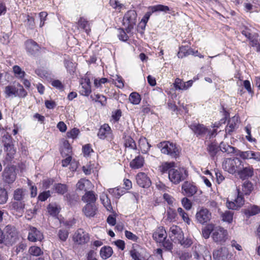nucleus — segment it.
I'll use <instances>...</instances> for the list:
<instances>
[{
    "mask_svg": "<svg viewBox=\"0 0 260 260\" xmlns=\"http://www.w3.org/2000/svg\"><path fill=\"white\" fill-rule=\"evenodd\" d=\"M74 241L78 244H84L87 243L89 240V236L88 233L83 229H78L74 234Z\"/></svg>",
    "mask_w": 260,
    "mask_h": 260,
    "instance_id": "nucleus-11",
    "label": "nucleus"
},
{
    "mask_svg": "<svg viewBox=\"0 0 260 260\" xmlns=\"http://www.w3.org/2000/svg\"><path fill=\"white\" fill-rule=\"evenodd\" d=\"M16 88L13 85H8L5 87V93L6 94V97H10L14 95L16 97Z\"/></svg>",
    "mask_w": 260,
    "mask_h": 260,
    "instance_id": "nucleus-39",
    "label": "nucleus"
},
{
    "mask_svg": "<svg viewBox=\"0 0 260 260\" xmlns=\"http://www.w3.org/2000/svg\"><path fill=\"white\" fill-rule=\"evenodd\" d=\"M187 175V172L184 168H178L170 170L168 176L171 182L177 184L185 180Z\"/></svg>",
    "mask_w": 260,
    "mask_h": 260,
    "instance_id": "nucleus-5",
    "label": "nucleus"
},
{
    "mask_svg": "<svg viewBox=\"0 0 260 260\" xmlns=\"http://www.w3.org/2000/svg\"><path fill=\"white\" fill-rule=\"evenodd\" d=\"M51 85L57 88L58 89L60 90H63V89H64V86L63 85H62V83L61 82V81H60L59 80H53L52 82H51Z\"/></svg>",
    "mask_w": 260,
    "mask_h": 260,
    "instance_id": "nucleus-64",
    "label": "nucleus"
},
{
    "mask_svg": "<svg viewBox=\"0 0 260 260\" xmlns=\"http://www.w3.org/2000/svg\"><path fill=\"white\" fill-rule=\"evenodd\" d=\"M177 211L184 222L189 223L190 219L187 214L180 207L178 208Z\"/></svg>",
    "mask_w": 260,
    "mask_h": 260,
    "instance_id": "nucleus-56",
    "label": "nucleus"
},
{
    "mask_svg": "<svg viewBox=\"0 0 260 260\" xmlns=\"http://www.w3.org/2000/svg\"><path fill=\"white\" fill-rule=\"evenodd\" d=\"M202 259L203 260H211V256L209 251L205 246V249L202 252Z\"/></svg>",
    "mask_w": 260,
    "mask_h": 260,
    "instance_id": "nucleus-63",
    "label": "nucleus"
},
{
    "mask_svg": "<svg viewBox=\"0 0 260 260\" xmlns=\"http://www.w3.org/2000/svg\"><path fill=\"white\" fill-rule=\"evenodd\" d=\"M5 239V245H12L18 239V233L16 228L12 225H7L4 229Z\"/></svg>",
    "mask_w": 260,
    "mask_h": 260,
    "instance_id": "nucleus-4",
    "label": "nucleus"
},
{
    "mask_svg": "<svg viewBox=\"0 0 260 260\" xmlns=\"http://www.w3.org/2000/svg\"><path fill=\"white\" fill-rule=\"evenodd\" d=\"M237 174L242 180L248 179L253 175V168L243 162L240 169H239Z\"/></svg>",
    "mask_w": 260,
    "mask_h": 260,
    "instance_id": "nucleus-10",
    "label": "nucleus"
},
{
    "mask_svg": "<svg viewBox=\"0 0 260 260\" xmlns=\"http://www.w3.org/2000/svg\"><path fill=\"white\" fill-rule=\"evenodd\" d=\"M191 48L188 46H182L179 47V51L178 52V57L179 58H183L190 55V51Z\"/></svg>",
    "mask_w": 260,
    "mask_h": 260,
    "instance_id": "nucleus-34",
    "label": "nucleus"
},
{
    "mask_svg": "<svg viewBox=\"0 0 260 260\" xmlns=\"http://www.w3.org/2000/svg\"><path fill=\"white\" fill-rule=\"evenodd\" d=\"M238 123V117L237 116H233L228 121V125L225 128V132L229 134H231L237 127Z\"/></svg>",
    "mask_w": 260,
    "mask_h": 260,
    "instance_id": "nucleus-25",
    "label": "nucleus"
},
{
    "mask_svg": "<svg viewBox=\"0 0 260 260\" xmlns=\"http://www.w3.org/2000/svg\"><path fill=\"white\" fill-rule=\"evenodd\" d=\"M109 192L113 194L115 198H119L124 193V191L122 188H110Z\"/></svg>",
    "mask_w": 260,
    "mask_h": 260,
    "instance_id": "nucleus-52",
    "label": "nucleus"
},
{
    "mask_svg": "<svg viewBox=\"0 0 260 260\" xmlns=\"http://www.w3.org/2000/svg\"><path fill=\"white\" fill-rule=\"evenodd\" d=\"M11 207L16 211H19L24 208V201H17L11 203Z\"/></svg>",
    "mask_w": 260,
    "mask_h": 260,
    "instance_id": "nucleus-46",
    "label": "nucleus"
},
{
    "mask_svg": "<svg viewBox=\"0 0 260 260\" xmlns=\"http://www.w3.org/2000/svg\"><path fill=\"white\" fill-rule=\"evenodd\" d=\"M161 153L167 154L172 157L176 158L179 155V150L175 144L169 141H164L158 145Z\"/></svg>",
    "mask_w": 260,
    "mask_h": 260,
    "instance_id": "nucleus-2",
    "label": "nucleus"
},
{
    "mask_svg": "<svg viewBox=\"0 0 260 260\" xmlns=\"http://www.w3.org/2000/svg\"><path fill=\"white\" fill-rule=\"evenodd\" d=\"M43 238L42 233L36 228L30 226L29 230L28 239L31 242L41 241Z\"/></svg>",
    "mask_w": 260,
    "mask_h": 260,
    "instance_id": "nucleus-19",
    "label": "nucleus"
},
{
    "mask_svg": "<svg viewBox=\"0 0 260 260\" xmlns=\"http://www.w3.org/2000/svg\"><path fill=\"white\" fill-rule=\"evenodd\" d=\"M5 146L6 148L7 155L6 157V160L8 161H11L14 155L15 154L16 150L14 148L13 146L9 143H6Z\"/></svg>",
    "mask_w": 260,
    "mask_h": 260,
    "instance_id": "nucleus-29",
    "label": "nucleus"
},
{
    "mask_svg": "<svg viewBox=\"0 0 260 260\" xmlns=\"http://www.w3.org/2000/svg\"><path fill=\"white\" fill-rule=\"evenodd\" d=\"M182 204L185 209L189 210L191 209L192 205L191 202L186 198H184L181 201Z\"/></svg>",
    "mask_w": 260,
    "mask_h": 260,
    "instance_id": "nucleus-62",
    "label": "nucleus"
},
{
    "mask_svg": "<svg viewBox=\"0 0 260 260\" xmlns=\"http://www.w3.org/2000/svg\"><path fill=\"white\" fill-rule=\"evenodd\" d=\"M183 233L178 226L172 225L170 228L169 237L175 243H178L183 238Z\"/></svg>",
    "mask_w": 260,
    "mask_h": 260,
    "instance_id": "nucleus-13",
    "label": "nucleus"
},
{
    "mask_svg": "<svg viewBox=\"0 0 260 260\" xmlns=\"http://www.w3.org/2000/svg\"><path fill=\"white\" fill-rule=\"evenodd\" d=\"M234 212L231 211H226L221 214L222 220L228 223H231L233 219Z\"/></svg>",
    "mask_w": 260,
    "mask_h": 260,
    "instance_id": "nucleus-42",
    "label": "nucleus"
},
{
    "mask_svg": "<svg viewBox=\"0 0 260 260\" xmlns=\"http://www.w3.org/2000/svg\"><path fill=\"white\" fill-rule=\"evenodd\" d=\"M175 166V163L174 162H165L163 163L161 166L160 167V169L161 172L162 173H166L167 172H168V173H169V170L171 169H174L173 167Z\"/></svg>",
    "mask_w": 260,
    "mask_h": 260,
    "instance_id": "nucleus-40",
    "label": "nucleus"
},
{
    "mask_svg": "<svg viewBox=\"0 0 260 260\" xmlns=\"http://www.w3.org/2000/svg\"><path fill=\"white\" fill-rule=\"evenodd\" d=\"M76 187L79 190L87 192L88 190L92 188L93 185L89 180L82 178L78 181L76 184Z\"/></svg>",
    "mask_w": 260,
    "mask_h": 260,
    "instance_id": "nucleus-21",
    "label": "nucleus"
},
{
    "mask_svg": "<svg viewBox=\"0 0 260 260\" xmlns=\"http://www.w3.org/2000/svg\"><path fill=\"white\" fill-rule=\"evenodd\" d=\"M17 170L14 166L5 168L3 174V180L9 184L13 183L16 179Z\"/></svg>",
    "mask_w": 260,
    "mask_h": 260,
    "instance_id": "nucleus-6",
    "label": "nucleus"
},
{
    "mask_svg": "<svg viewBox=\"0 0 260 260\" xmlns=\"http://www.w3.org/2000/svg\"><path fill=\"white\" fill-rule=\"evenodd\" d=\"M137 184L142 187H149L151 184V181L144 173H139L136 177Z\"/></svg>",
    "mask_w": 260,
    "mask_h": 260,
    "instance_id": "nucleus-18",
    "label": "nucleus"
},
{
    "mask_svg": "<svg viewBox=\"0 0 260 260\" xmlns=\"http://www.w3.org/2000/svg\"><path fill=\"white\" fill-rule=\"evenodd\" d=\"M189 127L197 137H202L209 133L208 129L202 124L193 123L189 125Z\"/></svg>",
    "mask_w": 260,
    "mask_h": 260,
    "instance_id": "nucleus-15",
    "label": "nucleus"
},
{
    "mask_svg": "<svg viewBox=\"0 0 260 260\" xmlns=\"http://www.w3.org/2000/svg\"><path fill=\"white\" fill-rule=\"evenodd\" d=\"M78 25L87 33L90 31L89 24L88 21L83 17H81L78 21Z\"/></svg>",
    "mask_w": 260,
    "mask_h": 260,
    "instance_id": "nucleus-38",
    "label": "nucleus"
},
{
    "mask_svg": "<svg viewBox=\"0 0 260 260\" xmlns=\"http://www.w3.org/2000/svg\"><path fill=\"white\" fill-rule=\"evenodd\" d=\"M211 213L205 208H202L196 213V219L200 223L204 224L210 220Z\"/></svg>",
    "mask_w": 260,
    "mask_h": 260,
    "instance_id": "nucleus-17",
    "label": "nucleus"
},
{
    "mask_svg": "<svg viewBox=\"0 0 260 260\" xmlns=\"http://www.w3.org/2000/svg\"><path fill=\"white\" fill-rule=\"evenodd\" d=\"M129 101L134 105H138L141 101L140 95L137 92H132L129 96Z\"/></svg>",
    "mask_w": 260,
    "mask_h": 260,
    "instance_id": "nucleus-43",
    "label": "nucleus"
},
{
    "mask_svg": "<svg viewBox=\"0 0 260 260\" xmlns=\"http://www.w3.org/2000/svg\"><path fill=\"white\" fill-rule=\"evenodd\" d=\"M214 229L213 224H208L202 230V235L203 237L206 239H208L210 237L211 232H214Z\"/></svg>",
    "mask_w": 260,
    "mask_h": 260,
    "instance_id": "nucleus-37",
    "label": "nucleus"
},
{
    "mask_svg": "<svg viewBox=\"0 0 260 260\" xmlns=\"http://www.w3.org/2000/svg\"><path fill=\"white\" fill-rule=\"evenodd\" d=\"M137 13L134 10L127 11L123 18V24L126 26L127 32H130L136 24Z\"/></svg>",
    "mask_w": 260,
    "mask_h": 260,
    "instance_id": "nucleus-3",
    "label": "nucleus"
},
{
    "mask_svg": "<svg viewBox=\"0 0 260 260\" xmlns=\"http://www.w3.org/2000/svg\"><path fill=\"white\" fill-rule=\"evenodd\" d=\"M252 151L248 150L246 151H241L239 153V156L243 159H251Z\"/></svg>",
    "mask_w": 260,
    "mask_h": 260,
    "instance_id": "nucleus-60",
    "label": "nucleus"
},
{
    "mask_svg": "<svg viewBox=\"0 0 260 260\" xmlns=\"http://www.w3.org/2000/svg\"><path fill=\"white\" fill-rule=\"evenodd\" d=\"M85 215L87 217H93L96 213L98 208L95 204H87L82 209Z\"/></svg>",
    "mask_w": 260,
    "mask_h": 260,
    "instance_id": "nucleus-22",
    "label": "nucleus"
},
{
    "mask_svg": "<svg viewBox=\"0 0 260 260\" xmlns=\"http://www.w3.org/2000/svg\"><path fill=\"white\" fill-rule=\"evenodd\" d=\"M124 145L125 147L129 148L132 149H136L137 148L135 142L131 137H126Z\"/></svg>",
    "mask_w": 260,
    "mask_h": 260,
    "instance_id": "nucleus-44",
    "label": "nucleus"
},
{
    "mask_svg": "<svg viewBox=\"0 0 260 260\" xmlns=\"http://www.w3.org/2000/svg\"><path fill=\"white\" fill-rule=\"evenodd\" d=\"M113 253V250L109 246H105L101 248L100 255L103 259H107L110 257Z\"/></svg>",
    "mask_w": 260,
    "mask_h": 260,
    "instance_id": "nucleus-33",
    "label": "nucleus"
},
{
    "mask_svg": "<svg viewBox=\"0 0 260 260\" xmlns=\"http://www.w3.org/2000/svg\"><path fill=\"white\" fill-rule=\"evenodd\" d=\"M192 256L196 260H202V252L205 249V246L202 245H198L193 247Z\"/></svg>",
    "mask_w": 260,
    "mask_h": 260,
    "instance_id": "nucleus-28",
    "label": "nucleus"
},
{
    "mask_svg": "<svg viewBox=\"0 0 260 260\" xmlns=\"http://www.w3.org/2000/svg\"><path fill=\"white\" fill-rule=\"evenodd\" d=\"M111 76L113 77V80L116 86L119 88H122L124 87V81L122 78L118 75H116L115 76Z\"/></svg>",
    "mask_w": 260,
    "mask_h": 260,
    "instance_id": "nucleus-45",
    "label": "nucleus"
},
{
    "mask_svg": "<svg viewBox=\"0 0 260 260\" xmlns=\"http://www.w3.org/2000/svg\"><path fill=\"white\" fill-rule=\"evenodd\" d=\"M212 238L215 242L223 243L228 239V232L220 226L216 227L212 234Z\"/></svg>",
    "mask_w": 260,
    "mask_h": 260,
    "instance_id": "nucleus-9",
    "label": "nucleus"
},
{
    "mask_svg": "<svg viewBox=\"0 0 260 260\" xmlns=\"http://www.w3.org/2000/svg\"><path fill=\"white\" fill-rule=\"evenodd\" d=\"M244 204V200L242 194L238 191V196L234 201H228L226 207L232 210H237L241 208Z\"/></svg>",
    "mask_w": 260,
    "mask_h": 260,
    "instance_id": "nucleus-14",
    "label": "nucleus"
},
{
    "mask_svg": "<svg viewBox=\"0 0 260 260\" xmlns=\"http://www.w3.org/2000/svg\"><path fill=\"white\" fill-rule=\"evenodd\" d=\"M108 79L106 78H102L101 79L95 78L94 80V85L95 87L99 88L101 87L103 84H105L108 82Z\"/></svg>",
    "mask_w": 260,
    "mask_h": 260,
    "instance_id": "nucleus-58",
    "label": "nucleus"
},
{
    "mask_svg": "<svg viewBox=\"0 0 260 260\" xmlns=\"http://www.w3.org/2000/svg\"><path fill=\"white\" fill-rule=\"evenodd\" d=\"M29 253L32 255L38 256L43 254V251L39 247L31 246L29 249Z\"/></svg>",
    "mask_w": 260,
    "mask_h": 260,
    "instance_id": "nucleus-49",
    "label": "nucleus"
},
{
    "mask_svg": "<svg viewBox=\"0 0 260 260\" xmlns=\"http://www.w3.org/2000/svg\"><path fill=\"white\" fill-rule=\"evenodd\" d=\"M260 212V207L253 205L245 210V214L248 217L255 215Z\"/></svg>",
    "mask_w": 260,
    "mask_h": 260,
    "instance_id": "nucleus-32",
    "label": "nucleus"
},
{
    "mask_svg": "<svg viewBox=\"0 0 260 260\" xmlns=\"http://www.w3.org/2000/svg\"><path fill=\"white\" fill-rule=\"evenodd\" d=\"M89 73L88 72L80 80V88L79 92L84 96H88L91 92V83L89 77Z\"/></svg>",
    "mask_w": 260,
    "mask_h": 260,
    "instance_id": "nucleus-8",
    "label": "nucleus"
},
{
    "mask_svg": "<svg viewBox=\"0 0 260 260\" xmlns=\"http://www.w3.org/2000/svg\"><path fill=\"white\" fill-rule=\"evenodd\" d=\"M109 5L111 6L113 9L117 10L119 11L123 8L124 7V5L121 4L118 0H110Z\"/></svg>",
    "mask_w": 260,
    "mask_h": 260,
    "instance_id": "nucleus-50",
    "label": "nucleus"
},
{
    "mask_svg": "<svg viewBox=\"0 0 260 260\" xmlns=\"http://www.w3.org/2000/svg\"><path fill=\"white\" fill-rule=\"evenodd\" d=\"M253 189V185L251 182L246 181L242 185V194H249Z\"/></svg>",
    "mask_w": 260,
    "mask_h": 260,
    "instance_id": "nucleus-36",
    "label": "nucleus"
},
{
    "mask_svg": "<svg viewBox=\"0 0 260 260\" xmlns=\"http://www.w3.org/2000/svg\"><path fill=\"white\" fill-rule=\"evenodd\" d=\"M148 10L149 11L145 13V14L141 19V23L147 24L150 18V16L152 14V13L158 11L167 12L170 11V8L168 6H164L162 5H157L149 7Z\"/></svg>",
    "mask_w": 260,
    "mask_h": 260,
    "instance_id": "nucleus-7",
    "label": "nucleus"
},
{
    "mask_svg": "<svg viewBox=\"0 0 260 260\" xmlns=\"http://www.w3.org/2000/svg\"><path fill=\"white\" fill-rule=\"evenodd\" d=\"M25 49L27 52L30 55L38 54L40 50L39 45L32 40H28L25 42Z\"/></svg>",
    "mask_w": 260,
    "mask_h": 260,
    "instance_id": "nucleus-16",
    "label": "nucleus"
},
{
    "mask_svg": "<svg viewBox=\"0 0 260 260\" xmlns=\"http://www.w3.org/2000/svg\"><path fill=\"white\" fill-rule=\"evenodd\" d=\"M17 86L19 88H16V97L18 96L20 98H25L27 94V91L24 90L22 86L20 84H18Z\"/></svg>",
    "mask_w": 260,
    "mask_h": 260,
    "instance_id": "nucleus-48",
    "label": "nucleus"
},
{
    "mask_svg": "<svg viewBox=\"0 0 260 260\" xmlns=\"http://www.w3.org/2000/svg\"><path fill=\"white\" fill-rule=\"evenodd\" d=\"M118 38L120 40L126 42L128 39V36L123 29H120L118 35Z\"/></svg>",
    "mask_w": 260,
    "mask_h": 260,
    "instance_id": "nucleus-61",
    "label": "nucleus"
},
{
    "mask_svg": "<svg viewBox=\"0 0 260 260\" xmlns=\"http://www.w3.org/2000/svg\"><path fill=\"white\" fill-rule=\"evenodd\" d=\"M130 254L134 260H144L143 257L136 249H132L130 251Z\"/></svg>",
    "mask_w": 260,
    "mask_h": 260,
    "instance_id": "nucleus-53",
    "label": "nucleus"
},
{
    "mask_svg": "<svg viewBox=\"0 0 260 260\" xmlns=\"http://www.w3.org/2000/svg\"><path fill=\"white\" fill-rule=\"evenodd\" d=\"M100 200L104 206L108 211L110 212L113 211V208L111 204V201L110 200L108 197L107 194H106L105 193H103L100 196Z\"/></svg>",
    "mask_w": 260,
    "mask_h": 260,
    "instance_id": "nucleus-30",
    "label": "nucleus"
},
{
    "mask_svg": "<svg viewBox=\"0 0 260 260\" xmlns=\"http://www.w3.org/2000/svg\"><path fill=\"white\" fill-rule=\"evenodd\" d=\"M47 209L49 213L53 216H56L60 211V208L55 204H49Z\"/></svg>",
    "mask_w": 260,
    "mask_h": 260,
    "instance_id": "nucleus-41",
    "label": "nucleus"
},
{
    "mask_svg": "<svg viewBox=\"0 0 260 260\" xmlns=\"http://www.w3.org/2000/svg\"><path fill=\"white\" fill-rule=\"evenodd\" d=\"M182 188L188 197L192 196L197 191V187L188 182H184L182 186Z\"/></svg>",
    "mask_w": 260,
    "mask_h": 260,
    "instance_id": "nucleus-23",
    "label": "nucleus"
},
{
    "mask_svg": "<svg viewBox=\"0 0 260 260\" xmlns=\"http://www.w3.org/2000/svg\"><path fill=\"white\" fill-rule=\"evenodd\" d=\"M13 71L15 76L19 78H22L24 77L25 75V72L21 70L19 66H14Z\"/></svg>",
    "mask_w": 260,
    "mask_h": 260,
    "instance_id": "nucleus-54",
    "label": "nucleus"
},
{
    "mask_svg": "<svg viewBox=\"0 0 260 260\" xmlns=\"http://www.w3.org/2000/svg\"><path fill=\"white\" fill-rule=\"evenodd\" d=\"M8 199L7 190L3 188H0V204L6 203Z\"/></svg>",
    "mask_w": 260,
    "mask_h": 260,
    "instance_id": "nucleus-51",
    "label": "nucleus"
},
{
    "mask_svg": "<svg viewBox=\"0 0 260 260\" xmlns=\"http://www.w3.org/2000/svg\"><path fill=\"white\" fill-rule=\"evenodd\" d=\"M178 243L180 244L182 246L184 247H188L192 244V240L190 238H186L184 239L183 237L181 240L179 241Z\"/></svg>",
    "mask_w": 260,
    "mask_h": 260,
    "instance_id": "nucleus-57",
    "label": "nucleus"
},
{
    "mask_svg": "<svg viewBox=\"0 0 260 260\" xmlns=\"http://www.w3.org/2000/svg\"><path fill=\"white\" fill-rule=\"evenodd\" d=\"M220 148L221 151L228 153H232L234 151V148L229 145H225L222 143L220 144Z\"/></svg>",
    "mask_w": 260,
    "mask_h": 260,
    "instance_id": "nucleus-55",
    "label": "nucleus"
},
{
    "mask_svg": "<svg viewBox=\"0 0 260 260\" xmlns=\"http://www.w3.org/2000/svg\"><path fill=\"white\" fill-rule=\"evenodd\" d=\"M58 236L61 241H66L69 236V231L66 229H61L58 232Z\"/></svg>",
    "mask_w": 260,
    "mask_h": 260,
    "instance_id": "nucleus-47",
    "label": "nucleus"
},
{
    "mask_svg": "<svg viewBox=\"0 0 260 260\" xmlns=\"http://www.w3.org/2000/svg\"><path fill=\"white\" fill-rule=\"evenodd\" d=\"M232 255L225 247H220L213 252V258L214 260H226L231 258Z\"/></svg>",
    "mask_w": 260,
    "mask_h": 260,
    "instance_id": "nucleus-12",
    "label": "nucleus"
},
{
    "mask_svg": "<svg viewBox=\"0 0 260 260\" xmlns=\"http://www.w3.org/2000/svg\"><path fill=\"white\" fill-rule=\"evenodd\" d=\"M144 158L141 156H138L130 162L132 168L137 169L143 167L144 164Z\"/></svg>",
    "mask_w": 260,
    "mask_h": 260,
    "instance_id": "nucleus-31",
    "label": "nucleus"
},
{
    "mask_svg": "<svg viewBox=\"0 0 260 260\" xmlns=\"http://www.w3.org/2000/svg\"><path fill=\"white\" fill-rule=\"evenodd\" d=\"M26 196L27 191L22 188H17L13 192V199L16 201H24Z\"/></svg>",
    "mask_w": 260,
    "mask_h": 260,
    "instance_id": "nucleus-26",
    "label": "nucleus"
},
{
    "mask_svg": "<svg viewBox=\"0 0 260 260\" xmlns=\"http://www.w3.org/2000/svg\"><path fill=\"white\" fill-rule=\"evenodd\" d=\"M243 161L238 157L226 158L222 163L223 169L232 175L237 174Z\"/></svg>",
    "mask_w": 260,
    "mask_h": 260,
    "instance_id": "nucleus-1",
    "label": "nucleus"
},
{
    "mask_svg": "<svg viewBox=\"0 0 260 260\" xmlns=\"http://www.w3.org/2000/svg\"><path fill=\"white\" fill-rule=\"evenodd\" d=\"M82 200L84 202L87 203V204L92 203L94 204L96 197L93 191H88L86 192L85 194L82 196Z\"/></svg>",
    "mask_w": 260,
    "mask_h": 260,
    "instance_id": "nucleus-27",
    "label": "nucleus"
},
{
    "mask_svg": "<svg viewBox=\"0 0 260 260\" xmlns=\"http://www.w3.org/2000/svg\"><path fill=\"white\" fill-rule=\"evenodd\" d=\"M79 133V130L78 128H74L70 131L68 132L67 135L68 138L75 139L77 137Z\"/></svg>",
    "mask_w": 260,
    "mask_h": 260,
    "instance_id": "nucleus-59",
    "label": "nucleus"
},
{
    "mask_svg": "<svg viewBox=\"0 0 260 260\" xmlns=\"http://www.w3.org/2000/svg\"><path fill=\"white\" fill-rule=\"evenodd\" d=\"M53 189L58 194H63L68 190L67 186L61 183L55 184L53 186Z\"/></svg>",
    "mask_w": 260,
    "mask_h": 260,
    "instance_id": "nucleus-35",
    "label": "nucleus"
},
{
    "mask_svg": "<svg viewBox=\"0 0 260 260\" xmlns=\"http://www.w3.org/2000/svg\"><path fill=\"white\" fill-rule=\"evenodd\" d=\"M167 233L162 226L158 228L152 235L153 239L157 243L162 242L167 238Z\"/></svg>",
    "mask_w": 260,
    "mask_h": 260,
    "instance_id": "nucleus-20",
    "label": "nucleus"
},
{
    "mask_svg": "<svg viewBox=\"0 0 260 260\" xmlns=\"http://www.w3.org/2000/svg\"><path fill=\"white\" fill-rule=\"evenodd\" d=\"M111 133V129L108 124H104L100 128L98 136L101 139H105Z\"/></svg>",
    "mask_w": 260,
    "mask_h": 260,
    "instance_id": "nucleus-24",
    "label": "nucleus"
}]
</instances>
